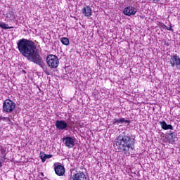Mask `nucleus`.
Here are the masks:
<instances>
[{
  "label": "nucleus",
  "instance_id": "obj_9",
  "mask_svg": "<svg viewBox=\"0 0 180 180\" xmlns=\"http://www.w3.org/2000/svg\"><path fill=\"white\" fill-rule=\"evenodd\" d=\"M70 180H86V175L84 172H77L71 175Z\"/></svg>",
  "mask_w": 180,
  "mask_h": 180
},
{
  "label": "nucleus",
  "instance_id": "obj_13",
  "mask_svg": "<svg viewBox=\"0 0 180 180\" xmlns=\"http://www.w3.org/2000/svg\"><path fill=\"white\" fill-rule=\"evenodd\" d=\"M160 124L163 130H174V127L171 124H167L165 121L160 122Z\"/></svg>",
  "mask_w": 180,
  "mask_h": 180
},
{
  "label": "nucleus",
  "instance_id": "obj_25",
  "mask_svg": "<svg viewBox=\"0 0 180 180\" xmlns=\"http://www.w3.org/2000/svg\"><path fill=\"white\" fill-rule=\"evenodd\" d=\"M40 175H41V178L44 177V174L43 172H41V173H40Z\"/></svg>",
  "mask_w": 180,
  "mask_h": 180
},
{
  "label": "nucleus",
  "instance_id": "obj_20",
  "mask_svg": "<svg viewBox=\"0 0 180 180\" xmlns=\"http://www.w3.org/2000/svg\"><path fill=\"white\" fill-rule=\"evenodd\" d=\"M169 136H171L172 141H175V137H174V132L170 133Z\"/></svg>",
  "mask_w": 180,
  "mask_h": 180
},
{
  "label": "nucleus",
  "instance_id": "obj_21",
  "mask_svg": "<svg viewBox=\"0 0 180 180\" xmlns=\"http://www.w3.org/2000/svg\"><path fill=\"white\" fill-rule=\"evenodd\" d=\"M1 154H2L3 156H4V155H6V153L5 149H4V148H1Z\"/></svg>",
  "mask_w": 180,
  "mask_h": 180
},
{
  "label": "nucleus",
  "instance_id": "obj_19",
  "mask_svg": "<svg viewBox=\"0 0 180 180\" xmlns=\"http://www.w3.org/2000/svg\"><path fill=\"white\" fill-rule=\"evenodd\" d=\"M5 160H6V155H3L1 157V161H2V162H6Z\"/></svg>",
  "mask_w": 180,
  "mask_h": 180
},
{
  "label": "nucleus",
  "instance_id": "obj_8",
  "mask_svg": "<svg viewBox=\"0 0 180 180\" xmlns=\"http://www.w3.org/2000/svg\"><path fill=\"white\" fill-rule=\"evenodd\" d=\"M54 170L58 176H63L65 174V168L61 165H54Z\"/></svg>",
  "mask_w": 180,
  "mask_h": 180
},
{
  "label": "nucleus",
  "instance_id": "obj_1",
  "mask_svg": "<svg viewBox=\"0 0 180 180\" xmlns=\"http://www.w3.org/2000/svg\"><path fill=\"white\" fill-rule=\"evenodd\" d=\"M17 47L20 54L23 56V57H26L28 61L37 64L42 68L46 75H50V73L47 71V66L43 60V58L40 56V53L37 51L34 42L32 40L22 39L17 41Z\"/></svg>",
  "mask_w": 180,
  "mask_h": 180
},
{
  "label": "nucleus",
  "instance_id": "obj_15",
  "mask_svg": "<svg viewBox=\"0 0 180 180\" xmlns=\"http://www.w3.org/2000/svg\"><path fill=\"white\" fill-rule=\"evenodd\" d=\"M60 42L64 46H70V39H68V38H67V37L60 38Z\"/></svg>",
  "mask_w": 180,
  "mask_h": 180
},
{
  "label": "nucleus",
  "instance_id": "obj_5",
  "mask_svg": "<svg viewBox=\"0 0 180 180\" xmlns=\"http://www.w3.org/2000/svg\"><path fill=\"white\" fill-rule=\"evenodd\" d=\"M55 126L58 130H68L71 129V124L67 122L65 120H57Z\"/></svg>",
  "mask_w": 180,
  "mask_h": 180
},
{
  "label": "nucleus",
  "instance_id": "obj_3",
  "mask_svg": "<svg viewBox=\"0 0 180 180\" xmlns=\"http://www.w3.org/2000/svg\"><path fill=\"white\" fill-rule=\"evenodd\" d=\"M46 64L49 68L56 69L60 65V59L56 55L49 54L46 56Z\"/></svg>",
  "mask_w": 180,
  "mask_h": 180
},
{
  "label": "nucleus",
  "instance_id": "obj_7",
  "mask_svg": "<svg viewBox=\"0 0 180 180\" xmlns=\"http://www.w3.org/2000/svg\"><path fill=\"white\" fill-rule=\"evenodd\" d=\"M63 142L65 143V146L68 148H72L75 146V139L71 136L63 138Z\"/></svg>",
  "mask_w": 180,
  "mask_h": 180
},
{
  "label": "nucleus",
  "instance_id": "obj_22",
  "mask_svg": "<svg viewBox=\"0 0 180 180\" xmlns=\"http://www.w3.org/2000/svg\"><path fill=\"white\" fill-rule=\"evenodd\" d=\"M161 27H162V29H165V30L168 29V26L165 25V24L164 23L161 24Z\"/></svg>",
  "mask_w": 180,
  "mask_h": 180
},
{
  "label": "nucleus",
  "instance_id": "obj_24",
  "mask_svg": "<svg viewBox=\"0 0 180 180\" xmlns=\"http://www.w3.org/2000/svg\"><path fill=\"white\" fill-rule=\"evenodd\" d=\"M160 1H162V0H153V2L155 4H158V2H160Z\"/></svg>",
  "mask_w": 180,
  "mask_h": 180
},
{
  "label": "nucleus",
  "instance_id": "obj_14",
  "mask_svg": "<svg viewBox=\"0 0 180 180\" xmlns=\"http://www.w3.org/2000/svg\"><path fill=\"white\" fill-rule=\"evenodd\" d=\"M53 157V155H46L44 153H41L40 154V158L42 161V162H46V160L49 158H51Z\"/></svg>",
  "mask_w": 180,
  "mask_h": 180
},
{
  "label": "nucleus",
  "instance_id": "obj_16",
  "mask_svg": "<svg viewBox=\"0 0 180 180\" xmlns=\"http://www.w3.org/2000/svg\"><path fill=\"white\" fill-rule=\"evenodd\" d=\"M0 27H1V29H5V30L13 29V27H9V25L1 21H0Z\"/></svg>",
  "mask_w": 180,
  "mask_h": 180
},
{
  "label": "nucleus",
  "instance_id": "obj_12",
  "mask_svg": "<svg viewBox=\"0 0 180 180\" xmlns=\"http://www.w3.org/2000/svg\"><path fill=\"white\" fill-rule=\"evenodd\" d=\"M113 124H123V123H128V124H130V120H127L124 118H115L112 120Z\"/></svg>",
  "mask_w": 180,
  "mask_h": 180
},
{
  "label": "nucleus",
  "instance_id": "obj_23",
  "mask_svg": "<svg viewBox=\"0 0 180 180\" xmlns=\"http://www.w3.org/2000/svg\"><path fill=\"white\" fill-rule=\"evenodd\" d=\"M166 30H169L171 32L174 31V30L172 29V27H167V29H166Z\"/></svg>",
  "mask_w": 180,
  "mask_h": 180
},
{
  "label": "nucleus",
  "instance_id": "obj_11",
  "mask_svg": "<svg viewBox=\"0 0 180 180\" xmlns=\"http://www.w3.org/2000/svg\"><path fill=\"white\" fill-rule=\"evenodd\" d=\"M82 13H83L86 18L92 16V8L89 6H84L82 10Z\"/></svg>",
  "mask_w": 180,
  "mask_h": 180
},
{
  "label": "nucleus",
  "instance_id": "obj_10",
  "mask_svg": "<svg viewBox=\"0 0 180 180\" xmlns=\"http://www.w3.org/2000/svg\"><path fill=\"white\" fill-rule=\"evenodd\" d=\"M170 64L171 67H178V65H180V58L178 55L175 54L171 56Z\"/></svg>",
  "mask_w": 180,
  "mask_h": 180
},
{
  "label": "nucleus",
  "instance_id": "obj_4",
  "mask_svg": "<svg viewBox=\"0 0 180 180\" xmlns=\"http://www.w3.org/2000/svg\"><path fill=\"white\" fill-rule=\"evenodd\" d=\"M16 109V103L11 99H6L3 103V112L4 113H13V110Z\"/></svg>",
  "mask_w": 180,
  "mask_h": 180
},
{
  "label": "nucleus",
  "instance_id": "obj_18",
  "mask_svg": "<svg viewBox=\"0 0 180 180\" xmlns=\"http://www.w3.org/2000/svg\"><path fill=\"white\" fill-rule=\"evenodd\" d=\"M0 120H3V122H6V123H11L12 122L11 118L8 117H0Z\"/></svg>",
  "mask_w": 180,
  "mask_h": 180
},
{
  "label": "nucleus",
  "instance_id": "obj_17",
  "mask_svg": "<svg viewBox=\"0 0 180 180\" xmlns=\"http://www.w3.org/2000/svg\"><path fill=\"white\" fill-rule=\"evenodd\" d=\"M6 18H8V19H15V13L13 11H8L6 14Z\"/></svg>",
  "mask_w": 180,
  "mask_h": 180
},
{
  "label": "nucleus",
  "instance_id": "obj_6",
  "mask_svg": "<svg viewBox=\"0 0 180 180\" xmlns=\"http://www.w3.org/2000/svg\"><path fill=\"white\" fill-rule=\"evenodd\" d=\"M122 12L126 16H134L137 13V8L134 6H129L125 7Z\"/></svg>",
  "mask_w": 180,
  "mask_h": 180
},
{
  "label": "nucleus",
  "instance_id": "obj_2",
  "mask_svg": "<svg viewBox=\"0 0 180 180\" xmlns=\"http://www.w3.org/2000/svg\"><path fill=\"white\" fill-rule=\"evenodd\" d=\"M135 137L131 134L124 133L120 134L116 139V146H118L122 153L127 157L134 151V143H136Z\"/></svg>",
  "mask_w": 180,
  "mask_h": 180
},
{
  "label": "nucleus",
  "instance_id": "obj_26",
  "mask_svg": "<svg viewBox=\"0 0 180 180\" xmlns=\"http://www.w3.org/2000/svg\"><path fill=\"white\" fill-rule=\"evenodd\" d=\"M0 168H2V162L0 161Z\"/></svg>",
  "mask_w": 180,
  "mask_h": 180
}]
</instances>
